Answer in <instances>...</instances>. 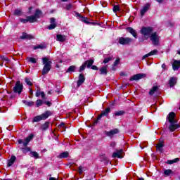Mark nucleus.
I'll return each mask as SVG.
<instances>
[{"mask_svg": "<svg viewBox=\"0 0 180 180\" xmlns=\"http://www.w3.org/2000/svg\"><path fill=\"white\" fill-rule=\"evenodd\" d=\"M110 146L114 148V147H116V143L115 142H111L110 144Z\"/></svg>", "mask_w": 180, "mask_h": 180, "instance_id": "nucleus-52", "label": "nucleus"}, {"mask_svg": "<svg viewBox=\"0 0 180 180\" xmlns=\"http://www.w3.org/2000/svg\"><path fill=\"white\" fill-rule=\"evenodd\" d=\"M49 116H51V112L50 111H46L42 115L34 117L32 120V123L40 122V120H46V119L49 118Z\"/></svg>", "mask_w": 180, "mask_h": 180, "instance_id": "nucleus-4", "label": "nucleus"}, {"mask_svg": "<svg viewBox=\"0 0 180 180\" xmlns=\"http://www.w3.org/2000/svg\"><path fill=\"white\" fill-rule=\"evenodd\" d=\"M48 94H49V95H51V94H53V91H49V92H48Z\"/></svg>", "mask_w": 180, "mask_h": 180, "instance_id": "nucleus-62", "label": "nucleus"}, {"mask_svg": "<svg viewBox=\"0 0 180 180\" xmlns=\"http://www.w3.org/2000/svg\"><path fill=\"white\" fill-rule=\"evenodd\" d=\"M109 112H110V108H106L105 110L102 111L101 115L98 117V120H101L103 116H108L109 115Z\"/></svg>", "mask_w": 180, "mask_h": 180, "instance_id": "nucleus-13", "label": "nucleus"}, {"mask_svg": "<svg viewBox=\"0 0 180 180\" xmlns=\"http://www.w3.org/2000/svg\"><path fill=\"white\" fill-rule=\"evenodd\" d=\"M30 95H33V90L32 89H30Z\"/></svg>", "mask_w": 180, "mask_h": 180, "instance_id": "nucleus-59", "label": "nucleus"}, {"mask_svg": "<svg viewBox=\"0 0 180 180\" xmlns=\"http://www.w3.org/2000/svg\"><path fill=\"white\" fill-rule=\"evenodd\" d=\"M122 154H123V150L120 149L116 152H114L112 153V158H123Z\"/></svg>", "mask_w": 180, "mask_h": 180, "instance_id": "nucleus-9", "label": "nucleus"}, {"mask_svg": "<svg viewBox=\"0 0 180 180\" xmlns=\"http://www.w3.org/2000/svg\"><path fill=\"white\" fill-rule=\"evenodd\" d=\"M75 65L70 66L66 72H74V71H75Z\"/></svg>", "mask_w": 180, "mask_h": 180, "instance_id": "nucleus-35", "label": "nucleus"}, {"mask_svg": "<svg viewBox=\"0 0 180 180\" xmlns=\"http://www.w3.org/2000/svg\"><path fill=\"white\" fill-rule=\"evenodd\" d=\"M82 21L84 23H86L87 25L89 24V22L88 21V18L85 17H82Z\"/></svg>", "mask_w": 180, "mask_h": 180, "instance_id": "nucleus-47", "label": "nucleus"}, {"mask_svg": "<svg viewBox=\"0 0 180 180\" xmlns=\"http://www.w3.org/2000/svg\"><path fill=\"white\" fill-rule=\"evenodd\" d=\"M42 63L44 65L42 70V75H46V74H49V72L51 70V60L47 58H43Z\"/></svg>", "mask_w": 180, "mask_h": 180, "instance_id": "nucleus-3", "label": "nucleus"}, {"mask_svg": "<svg viewBox=\"0 0 180 180\" xmlns=\"http://www.w3.org/2000/svg\"><path fill=\"white\" fill-rule=\"evenodd\" d=\"M56 40L58 41H60L61 43H63V41H65V40H67V36L63 35V34H57Z\"/></svg>", "mask_w": 180, "mask_h": 180, "instance_id": "nucleus-16", "label": "nucleus"}, {"mask_svg": "<svg viewBox=\"0 0 180 180\" xmlns=\"http://www.w3.org/2000/svg\"><path fill=\"white\" fill-rule=\"evenodd\" d=\"M119 43L122 45L129 44V43H131V38H120Z\"/></svg>", "mask_w": 180, "mask_h": 180, "instance_id": "nucleus-10", "label": "nucleus"}, {"mask_svg": "<svg viewBox=\"0 0 180 180\" xmlns=\"http://www.w3.org/2000/svg\"><path fill=\"white\" fill-rule=\"evenodd\" d=\"M157 89H158V87L157 86H153L150 91L149 95H153V94H155Z\"/></svg>", "mask_w": 180, "mask_h": 180, "instance_id": "nucleus-34", "label": "nucleus"}, {"mask_svg": "<svg viewBox=\"0 0 180 180\" xmlns=\"http://www.w3.org/2000/svg\"><path fill=\"white\" fill-rule=\"evenodd\" d=\"M174 71H178L180 68V60H174L172 64Z\"/></svg>", "mask_w": 180, "mask_h": 180, "instance_id": "nucleus-19", "label": "nucleus"}, {"mask_svg": "<svg viewBox=\"0 0 180 180\" xmlns=\"http://www.w3.org/2000/svg\"><path fill=\"white\" fill-rule=\"evenodd\" d=\"M117 133H119V129H115L109 131H105V134H106L108 137H112L114 134H117Z\"/></svg>", "mask_w": 180, "mask_h": 180, "instance_id": "nucleus-12", "label": "nucleus"}, {"mask_svg": "<svg viewBox=\"0 0 180 180\" xmlns=\"http://www.w3.org/2000/svg\"><path fill=\"white\" fill-rule=\"evenodd\" d=\"M22 103L26 105L27 106H33L34 105V103L32 101H27L26 100H23Z\"/></svg>", "mask_w": 180, "mask_h": 180, "instance_id": "nucleus-31", "label": "nucleus"}, {"mask_svg": "<svg viewBox=\"0 0 180 180\" xmlns=\"http://www.w3.org/2000/svg\"><path fill=\"white\" fill-rule=\"evenodd\" d=\"M64 9H65V11H71V9H72V5L70 3H69L66 4V6L64 7Z\"/></svg>", "mask_w": 180, "mask_h": 180, "instance_id": "nucleus-38", "label": "nucleus"}, {"mask_svg": "<svg viewBox=\"0 0 180 180\" xmlns=\"http://www.w3.org/2000/svg\"><path fill=\"white\" fill-rule=\"evenodd\" d=\"M113 12L116 13V12H120V7L118 5H115L112 8Z\"/></svg>", "mask_w": 180, "mask_h": 180, "instance_id": "nucleus-36", "label": "nucleus"}, {"mask_svg": "<svg viewBox=\"0 0 180 180\" xmlns=\"http://www.w3.org/2000/svg\"><path fill=\"white\" fill-rule=\"evenodd\" d=\"M46 44H41L39 45L34 46V50H37V49H40L41 50H44L46 49Z\"/></svg>", "mask_w": 180, "mask_h": 180, "instance_id": "nucleus-27", "label": "nucleus"}, {"mask_svg": "<svg viewBox=\"0 0 180 180\" xmlns=\"http://www.w3.org/2000/svg\"><path fill=\"white\" fill-rule=\"evenodd\" d=\"M127 32H129V33H131V34H132V36L135 38L137 39V32H136V30H134L133 28L131 27H127Z\"/></svg>", "mask_w": 180, "mask_h": 180, "instance_id": "nucleus-20", "label": "nucleus"}, {"mask_svg": "<svg viewBox=\"0 0 180 180\" xmlns=\"http://www.w3.org/2000/svg\"><path fill=\"white\" fill-rule=\"evenodd\" d=\"M91 70H94L96 71H98V66H96V65L91 66Z\"/></svg>", "mask_w": 180, "mask_h": 180, "instance_id": "nucleus-53", "label": "nucleus"}, {"mask_svg": "<svg viewBox=\"0 0 180 180\" xmlns=\"http://www.w3.org/2000/svg\"><path fill=\"white\" fill-rule=\"evenodd\" d=\"M120 61V60L119 58H117V59L115 60V61L114 62V63H113V67H116V65H118Z\"/></svg>", "mask_w": 180, "mask_h": 180, "instance_id": "nucleus-48", "label": "nucleus"}, {"mask_svg": "<svg viewBox=\"0 0 180 180\" xmlns=\"http://www.w3.org/2000/svg\"><path fill=\"white\" fill-rule=\"evenodd\" d=\"M20 21L22 23H27V22H29V18H28V17H27V19L20 18Z\"/></svg>", "mask_w": 180, "mask_h": 180, "instance_id": "nucleus-46", "label": "nucleus"}, {"mask_svg": "<svg viewBox=\"0 0 180 180\" xmlns=\"http://www.w3.org/2000/svg\"><path fill=\"white\" fill-rule=\"evenodd\" d=\"M85 63H87V68H91V67H92V65L94 64V60H89L86 61Z\"/></svg>", "mask_w": 180, "mask_h": 180, "instance_id": "nucleus-37", "label": "nucleus"}, {"mask_svg": "<svg viewBox=\"0 0 180 180\" xmlns=\"http://www.w3.org/2000/svg\"><path fill=\"white\" fill-rule=\"evenodd\" d=\"M59 127H60V128H64V127H65V124H64V123H60V125H59Z\"/></svg>", "mask_w": 180, "mask_h": 180, "instance_id": "nucleus-55", "label": "nucleus"}, {"mask_svg": "<svg viewBox=\"0 0 180 180\" xmlns=\"http://www.w3.org/2000/svg\"><path fill=\"white\" fill-rule=\"evenodd\" d=\"M164 174L165 175V176H169V175H172V174H174V172H172V170L171 169H165L164 171Z\"/></svg>", "mask_w": 180, "mask_h": 180, "instance_id": "nucleus-29", "label": "nucleus"}, {"mask_svg": "<svg viewBox=\"0 0 180 180\" xmlns=\"http://www.w3.org/2000/svg\"><path fill=\"white\" fill-rule=\"evenodd\" d=\"M13 91L14 94H18L19 95L22 94V91H23V84L20 83V81H17L15 82V85L13 88Z\"/></svg>", "mask_w": 180, "mask_h": 180, "instance_id": "nucleus-6", "label": "nucleus"}, {"mask_svg": "<svg viewBox=\"0 0 180 180\" xmlns=\"http://www.w3.org/2000/svg\"><path fill=\"white\" fill-rule=\"evenodd\" d=\"M49 180H58V179L54 177H51L49 178Z\"/></svg>", "mask_w": 180, "mask_h": 180, "instance_id": "nucleus-58", "label": "nucleus"}, {"mask_svg": "<svg viewBox=\"0 0 180 180\" xmlns=\"http://www.w3.org/2000/svg\"><path fill=\"white\" fill-rule=\"evenodd\" d=\"M45 103L47 106H51V103H50V101H45Z\"/></svg>", "mask_w": 180, "mask_h": 180, "instance_id": "nucleus-56", "label": "nucleus"}, {"mask_svg": "<svg viewBox=\"0 0 180 180\" xmlns=\"http://www.w3.org/2000/svg\"><path fill=\"white\" fill-rule=\"evenodd\" d=\"M25 83L27 84V85H30V86H32V85H33V83H32V81H30V79L27 77L25 78Z\"/></svg>", "mask_w": 180, "mask_h": 180, "instance_id": "nucleus-41", "label": "nucleus"}, {"mask_svg": "<svg viewBox=\"0 0 180 180\" xmlns=\"http://www.w3.org/2000/svg\"><path fill=\"white\" fill-rule=\"evenodd\" d=\"M169 125V131L174 132L176 129H179L180 126L178 124L176 121L175 120V112H169V115L167 117Z\"/></svg>", "mask_w": 180, "mask_h": 180, "instance_id": "nucleus-1", "label": "nucleus"}, {"mask_svg": "<svg viewBox=\"0 0 180 180\" xmlns=\"http://www.w3.org/2000/svg\"><path fill=\"white\" fill-rule=\"evenodd\" d=\"M41 96L42 99L46 98V94H44V92L42 91V93L41 94Z\"/></svg>", "mask_w": 180, "mask_h": 180, "instance_id": "nucleus-54", "label": "nucleus"}, {"mask_svg": "<svg viewBox=\"0 0 180 180\" xmlns=\"http://www.w3.org/2000/svg\"><path fill=\"white\" fill-rule=\"evenodd\" d=\"M36 105L37 108H39V106H41V105H43V101H41V99L37 100Z\"/></svg>", "mask_w": 180, "mask_h": 180, "instance_id": "nucleus-44", "label": "nucleus"}, {"mask_svg": "<svg viewBox=\"0 0 180 180\" xmlns=\"http://www.w3.org/2000/svg\"><path fill=\"white\" fill-rule=\"evenodd\" d=\"M76 15H77V16H78L79 18H82V16H81V14H79V13H77Z\"/></svg>", "mask_w": 180, "mask_h": 180, "instance_id": "nucleus-61", "label": "nucleus"}, {"mask_svg": "<svg viewBox=\"0 0 180 180\" xmlns=\"http://www.w3.org/2000/svg\"><path fill=\"white\" fill-rule=\"evenodd\" d=\"M100 74L101 75H106V74H108V65L103 66L100 68Z\"/></svg>", "mask_w": 180, "mask_h": 180, "instance_id": "nucleus-21", "label": "nucleus"}, {"mask_svg": "<svg viewBox=\"0 0 180 180\" xmlns=\"http://www.w3.org/2000/svg\"><path fill=\"white\" fill-rule=\"evenodd\" d=\"M40 16H41V11L37 10L34 15L28 16V22L30 23H34V22H37L38 19H40Z\"/></svg>", "mask_w": 180, "mask_h": 180, "instance_id": "nucleus-5", "label": "nucleus"}, {"mask_svg": "<svg viewBox=\"0 0 180 180\" xmlns=\"http://www.w3.org/2000/svg\"><path fill=\"white\" fill-rule=\"evenodd\" d=\"M109 61H112V57L105 58L103 63L104 64H108V63H109Z\"/></svg>", "mask_w": 180, "mask_h": 180, "instance_id": "nucleus-42", "label": "nucleus"}, {"mask_svg": "<svg viewBox=\"0 0 180 180\" xmlns=\"http://www.w3.org/2000/svg\"><path fill=\"white\" fill-rule=\"evenodd\" d=\"M158 53V51L157 49H154L153 51H150L148 54H146L143 56L142 60H146L147 57H150V56H155Z\"/></svg>", "mask_w": 180, "mask_h": 180, "instance_id": "nucleus-18", "label": "nucleus"}, {"mask_svg": "<svg viewBox=\"0 0 180 180\" xmlns=\"http://www.w3.org/2000/svg\"><path fill=\"white\" fill-rule=\"evenodd\" d=\"M78 172L79 174H82V172H84V167H82V166L79 167Z\"/></svg>", "mask_w": 180, "mask_h": 180, "instance_id": "nucleus-51", "label": "nucleus"}, {"mask_svg": "<svg viewBox=\"0 0 180 180\" xmlns=\"http://www.w3.org/2000/svg\"><path fill=\"white\" fill-rule=\"evenodd\" d=\"M15 161H16V157L14 155L11 156V158L8 160V167H12Z\"/></svg>", "mask_w": 180, "mask_h": 180, "instance_id": "nucleus-23", "label": "nucleus"}, {"mask_svg": "<svg viewBox=\"0 0 180 180\" xmlns=\"http://www.w3.org/2000/svg\"><path fill=\"white\" fill-rule=\"evenodd\" d=\"M22 14V11L20 9H16L15 11H14V15H20Z\"/></svg>", "mask_w": 180, "mask_h": 180, "instance_id": "nucleus-45", "label": "nucleus"}, {"mask_svg": "<svg viewBox=\"0 0 180 180\" xmlns=\"http://www.w3.org/2000/svg\"><path fill=\"white\" fill-rule=\"evenodd\" d=\"M57 25L56 24V19L54 18H51V25L48 27L49 30H53L56 29Z\"/></svg>", "mask_w": 180, "mask_h": 180, "instance_id": "nucleus-14", "label": "nucleus"}, {"mask_svg": "<svg viewBox=\"0 0 180 180\" xmlns=\"http://www.w3.org/2000/svg\"><path fill=\"white\" fill-rule=\"evenodd\" d=\"M165 67H166L165 64H162V68L163 70H165Z\"/></svg>", "mask_w": 180, "mask_h": 180, "instance_id": "nucleus-60", "label": "nucleus"}, {"mask_svg": "<svg viewBox=\"0 0 180 180\" xmlns=\"http://www.w3.org/2000/svg\"><path fill=\"white\" fill-rule=\"evenodd\" d=\"M162 147H164V143H160L157 145V150L158 151H159L160 153H162Z\"/></svg>", "mask_w": 180, "mask_h": 180, "instance_id": "nucleus-30", "label": "nucleus"}, {"mask_svg": "<svg viewBox=\"0 0 180 180\" xmlns=\"http://www.w3.org/2000/svg\"><path fill=\"white\" fill-rule=\"evenodd\" d=\"M43 91H40V90H37V92H36V94L35 96L39 98V96H40L41 95Z\"/></svg>", "mask_w": 180, "mask_h": 180, "instance_id": "nucleus-50", "label": "nucleus"}, {"mask_svg": "<svg viewBox=\"0 0 180 180\" xmlns=\"http://www.w3.org/2000/svg\"><path fill=\"white\" fill-rule=\"evenodd\" d=\"M22 151L24 154H26V153H29V151H30V149L29 148H22Z\"/></svg>", "mask_w": 180, "mask_h": 180, "instance_id": "nucleus-49", "label": "nucleus"}, {"mask_svg": "<svg viewBox=\"0 0 180 180\" xmlns=\"http://www.w3.org/2000/svg\"><path fill=\"white\" fill-rule=\"evenodd\" d=\"M0 58L1 60H2V61H4L5 63H9V58H8L7 57L1 56Z\"/></svg>", "mask_w": 180, "mask_h": 180, "instance_id": "nucleus-43", "label": "nucleus"}, {"mask_svg": "<svg viewBox=\"0 0 180 180\" xmlns=\"http://www.w3.org/2000/svg\"><path fill=\"white\" fill-rule=\"evenodd\" d=\"M22 143H23V140L22 139L18 140V144H22Z\"/></svg>", "mask_w": 180, "mask_h": 180, "instance_id": "nucleus-57", "label": "nucleus"}, {"mask_svg": "<svg viewBox=\"0 0 180 180\" xmlns=\"http://www.w3.org/2000/svg\"><path fill=\"white\" fill-rule=\"evenodd\" d=\"M30 155H31V157H33V158H35L36 160H37L38 158H40L39 157V153H37V152L36 151H31Z\"/></svg>", "mask_w": 180, "mask_h": 180, "instance_id": "nucleus-28", "label": "nucleus"}, {"mask_svg": "<svg viewBox=\"0 0 180 180\" xmlns=\"http://www.w3.org/2000/svg\"><path fill=\"white\" fill-rule=\"evenodd\" d=\"M146 77V74H136L132 76L129 81H139V79H141V78H144Z\"/></svg>", "mask_w": 180, "mask_h": 180, "instance_id": "nucleus-8", "label": "nucleus"}, {"mask_svg": "<svg viewBox=\"0 0 180 180\" xmlns=\"http://www.w3.org/2000/svg\"><path fill=\"white\" fill-rule=\"evenodd\" d=\"M20 39H22V40L25 39H28L29 40H30V39H33V36L24 32L20 37Z\"/></svg>", "mask_w": 180, "mask_h": 180, "instance_id": "nucleus-22", "label": "nucleus"}, {"mask_svg": "<svg viewBox=\"0 0 180 180\" xmlns=\"http://www.w3.org/2000/svg\"><path fill=\"white\" fill-rule=\"evenodd\" d=\"M69 155L70 153L68 152H63L58 155V158H68Z\"/></svg>", "mask_w": 180, "mask_h": 180, "instance_id": "nucleus-26", "label": "nucleus"}, {"mask_svg": "<svg viewBox=\"0 0 180 180\" xmlns=\"http://www.w3.org/2000/svg\"><path fill=\"white\" fill-rule=\"evenodd\" d=\"M157 2H158L159 4H161V2H162V0H156Z\"/></svg>", "mask_w": 180, "mask_h": 180, "instance_id": "nucleus-63", "label": "nucleus"}, {"mask_svg": "<svg viewBox=\"0 0 180 180\" xmlns=\"http://www.w3.org/2000/svg\"><path fill=\"white\" fill-rule=\"evenodd\" d=\"M83 82H85V77L84 75L80 74L79 75V79L77 81V86H81Z\"/></svg>", "mask_w": 180, "mask_h": 180, "instance_id": "nucleus-15", "label": "nucleus"}, {"mask_svg": "<svg viewBox=\"0 0 180 180\" xmlns=\"http://www.w3.org/2000/svg\"><path fill=\"white\" fill-rule=\"evenodd\" d=\"M175 84H176V79L174 77L170 78L169 81V84L171 86V88H173V86H175Z\"/></svg>", "mask_w": 180, "mask_h": 180, "instance_id": "nucleus-25", "label": "nucleus"}, {"mask_svg": "<svg viewBox=\"0 0 180 180\" xmlns=\"http://www.w3.org/2000/svg\"><path fill=\"white\" fill-rule=\"evenodd\" d=\"M33 137H34V135L30 134L25 139V141L23 142L24 147L27 146V145L29 144V143H30V141L33 139Z\"/></svg>", "mask_w": 180, "mask_h": 180, "instance_id": "nucleus-17", "label": "nucleus"}, {"mask_svg": "<svg viewBox=\"0 0 180 180\" xmlns=\"http://www.w3.org/2000/svg\"><path fill=\"white\" fill-rule=\"evenodd\" d=\"M179 161V158H175L172 160H168L167 164L171 165V164H175V162H178Z\"/></svg>", "mask_w": 180, "mask_h": 180, "instance_id": "nucleus-39", "label": "nucleus"}, {"mask_svg": "<svg viewBox=\"0 0 180 180\" xmlns=\"http://www.w3.org/2000/svg\"><path fill=\"white\" fill-rule=\"evenodd\" d=\"M124 113V110H120V111H116L115 115V116H122Z\"/></svg>", "mask_w": 180, "mask_h": 180, "instance_id": "nucleus-40", "label": "nucleus"}, {"mask_svg": "<svg viewBox=\"0 0 180 180\" xmlns=\"http://www.w3.org/2000/svg\"><path fill=\"white\" fill-rule=\"evenodd\" d=\"M27 60L30 63H32V64H36L37 63V60L34 58L28 57V58H27Z\"/></svg>", "mask_w": 180, "mask_h": 180, "instance_id": "nucleus-32", "label": "nucleus"}, {"mask_svg": "<svg viewBox=\"0 0 180 180\" xmlns=\"http://www.w3.org/2000/svg\"><path fill=\"white\" fill-rule=\"evenodd\" d=\"M49 126H50V122H45L44 124H42L41 125V129L44 131H46V129H49Z\"/></svg>", "mask_w": 180, "mask_h": 180, "instance_id": "nucleus-24", "label": "nucleus"}, {"mask_svg": "<svg viewBox=\"0 0 180 180\" xmlns=\"http://www.w3.org/2000/svg\"><path fill=\"white\" fill-rule=\"evenodd\" d=\"M150 39L153 46H160V36L157 34V32L152 33Z\"/></svg>", "mask_w": 180, "mask_h": 180, "instance_id": "nucleus-7", "label": "nucleus"}, {"mask_svg": "<svg viewBox=\"0 0 180 180\" xmlns=\"http://www.w3.org/2000/svg\"><path fill=\"white\" fill-rule=\"evenodd\" d=\"M86 64H88V62H84V63L80 66L79 72H82V71H84V70H85V68H86Z\"/></svg>", "mask_w": 180, "mask_h": 180, "instance_id": "nucleus-33", "label": "nucleus"}, {"mask_svg": "<svg viewBox=\"0 0 180 180\" xmlns=\"http://www.w3.org/2000/svg\"><path fill=\"white\" fill-rule=\"evenodd\" d=\"M139 180H144L143 178H139Z\"/></svg>", "mask_w": 180, "mask_h": 180, "instance_id": "nucleus-64", "label": "nucleus"}, {"mask_svg": "<svg viewBox=\"0 0 180 180\" xmlns=\"http://www.w3.org/2000/svg\"><path fill=\"white\" fill-rule=\"evenodd\" d=\"M148 9H150V4H146L142 9L141 10V16L143 18L146 13L148 11Z\"/></svg>", "mask_w": 180, "mask_h": 180, "instance_id": "nucleus-11", "label": "nucleus"}, {"mask_svg": "<svg viewBox=\"0 0 180 180\" xmlns=\"http://www.w3.org/2000/svg\"><path fill=\"white\" fill-rule=\"evenodd\" d=\"M140 32L141 34V37L139 38V41L143 43V41H146L151 37L153 34V28L151 27H143Z\"/></svg>", "mask_w": 180, "mask_h": 180, "instance_id": "nucleus-2", "label": "nucleus"}]
</instances>
